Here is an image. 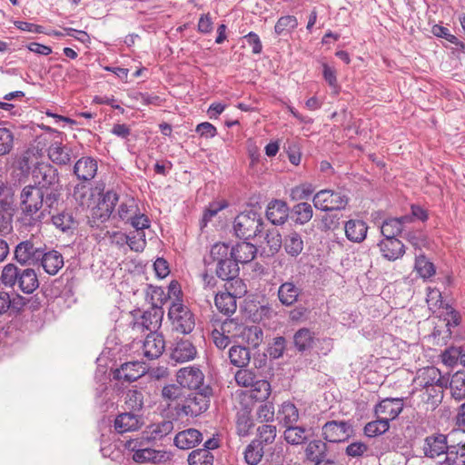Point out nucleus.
I'll list each match as a JSON object with an SVG mask.
<instances>
[{
  "instance_id": "51",
  "label": "nucleus",
  "mask_w": 465,
  "mask_h": 465,
  "mask_svg": "<svg viewBox=\"0 0 465 465\" xmlns=\"http://www.w3.org/2000/svg\"><path fill=\"white\" fill-rule=\"evenodd\" d=\"M277 429L275 425L262 424L257 429V439L253 441H258L261 446L272 444L276 438Z\"/></svg>"
},
{
  "instance_id": "55",
  "label": "nucleus",
  "mask_w": 465,
  "mask_h": 465,
  "mask_svg": "<svg viewBox=\"0 0 465 465\" xmlns=\"http://www.w3.org/2000/svg\"><path fill=\"white\" fill-rule=\"evenodd\" d=\"M189 465H213V455L207 450L197 449L188 456Z\"/></svg>"
},
{
  "instance_id": "30",
  "label": "nucleus",
  "mask_w": 465,
  "mask_h": 465,
  "mask_svg": "<svg viewBox=\"0 0 465 465\" xmlns=\"http://www.w3.org/2000/svg\"><path fill=\"white\" fill-rule=\"evenodd\" d=\"M282 245L286 253L292 257L300 255L304 247L302 235L295 231H291L284 235Z\"/></svg>"
},
{
  "instance_id": "20",
  "label": "nucleus",
  "mask_w": 465,
  "mask_h": 465,
  "mask_svg": "<svg viewBox=\"0 0 465 465\" xmlns=\"http://www.w3.org/2000/svg\"><path fill=\"white\" fill-rule=\"evenodd\" d=\"M266 217L274 225L285 223L289 217V206L282 200L271 201L266 208Z\"/></svg>"
},
{
  "instance_id": "49",
  "label": "nucleus",
  "mask_w": 465,
  "mask_h": 465,
  "mask_svg": "<svg viewBox=\"0 0 465 465\" xmlns=\"http://www.w3.org/2000/svg\"><path fill=\"white\" fill-rule=\"evenodd\" d=\"M414 269L423 280L430 279L436 272L434 264L422 254L416 257Z\"/></svg>"
},
{
  "instance_id": "4",
  "label": "nucleus",
  "mask_w": 465,
  "mask_h": 465,
  "mask_svg": "<svg viewBox=\"0 0 465 465\" xmlns=\"http://www.w3.org/2000/svg\"><path fill=\"white\" fill-rule=\"evenodd\" d=\"M262 230V218L254 211L241 213L233 221V231L238 238L248 240L258 236Z\"/></svg>"
},
{
  "instance_id": "59",
  "label": "nucleus",
  "mask_w": 465,
  "mask_h": 465,
  "mask_svg": "<svg viewBox=\"0 0 465 465\" xmlns=\"http://www.w3.org/2000/svg\"><path fill=\"white\" fill-rule=\"evenodd\" d=\"M298 25V20L293 15H285L278 19L275 26L274 33L277 35H282L291 33Z\"/></svg>"
},
{
  "instance_id": "24",
  "label": "nucleus",
  "mask_w": 465,
  "mask_h": 465,
  "mask_svg": "<svg viewBox=\"0 0 465 465\" xmlns=\"http://www.w3.org/2000/svg\"><path fill=\"white\" fill-rule=\"evenodd\" d=\"M203 440V434L196 429H187L180 431L174 437V444L182 450L194 448Z\"/></svg>"
},
{
  "instance_id": "31",
  "label": "nucleus",
  "mask_w": 465,
  "mask_h": 465,
  "mask_svg": "<svg viewBox=\"0 0 465 465\" xmlns=\"http://www.w3.org/2000/svg\"><path fill=\"white\" fill-rule=\"evenodd\" d=\"M253 426V420L249 409L243 408L237 411L235 419V430L238 436H248L251 433Z\"/></svg>"
},
{
  "instance_id": "42",
  "label": "nucleus",
  "mask_w": 465,
  "mask_h": 465,
  "mask_svg": "<svg viewBox=\"0 0 465 465\" xmlns=\"http://www.w3.org/2000/svg\"><path fill=\"white\" fill-rule=\"evenodd\" d=\"M278 419L285 427L295 424L299 419V411L293 403L285 401L278 411Z\"/></svg>"
},
{
  "instance_id": "40",
  "label": "nucleus",
  "mask_w": 465,
  "mask_h": 465,
  "mask_svg": "<svg viewBox=\"0 0 465 465\" xmlns=\"http://www.w3.org/2000/svg\"><path fill=\"white\" fill-rule=\"evenodd\" d=\"M240 337L250 346L257 348L263 341V331L258 325L243 326Z\"/></svg>"
},
{
  "instance_id": "37",
  "label": "nucleus",
  "mask_w": 465,
  "mask_h": 465,
  "mask_svg": "<svg viewBox=\"0 0 465 465\" xmlns=\"http://www.w3.org/2000/svg\"><path fill=\"white\" fill-rule=\"evenodd\" d=\"M447 385L448 384H438L418 391L420 392L422 401L434 409L441 402L443 398V390Z\"/></svg>"
},
{
  "instance_id": "22",
  "label": "nucleus",
  "mask_w": 465,
  "mask_h": 465,
  "mask_svg": "<svg viewBox=\"0 0 465 465\" xmlns=\"http://www.w3.org/2000/svg\"><path fill=\"white\" fill-rule=\"evenodd\" d=\"M97 161L91 156H83L74 163V173L81 181L93 180L97 173Z\"/></svg>"
},
{
  "instance_id": "62",
  "label": "nucleus",
  "mask_w": 465,
  "mask_h": 465,
  "mask_svg": "<svg viewBox=\"0 0 465 465\" xmlns=\"http://www.w3.org/2000/svg\"><path fill=\"white\" fill-rule=\"evenodd\" d=\"M125 404L131 411H140L143 405V393L137 390H130L126 393Z\"/></svg>"
},
{
  "instance_id": "52",
  "label": "nucleus",
  "mask_w": 465,
  "mask_h": 465,
  "mask_svg": "<svg viewBox=\"0 0 465 465\" xmlns=\"http://www.w3.org/2000/svg\"><path fill=\"white\" fill-rule=\"evenodd\" d=\"M15 144V135L11 129L0 127V156L7 155L11 153Z\"/></svg>"
},
{
  "instance_id": "58",
  "label": "nucleus",
  "mask_w": 465,
  "mask_h": 465,
  "mask_svg": "<svg viewBox=\"0 0 465 465\" xmlns=\"http://www.w3.org/2000/svg\"><path fill=\"white\" fill-rule=\"evenodd\" d=\"M235 382L238 386L244 388H251L253 383L258 380L254 371L251 369L241 368L235 372Z\"/></svg>"
},
{
  "instance_id": "34",
  "label": "nucleus",
  "mask_w": 465,
  "mask_h": 465,
  "mask_svg": "<svg viewBox=\"0 0 465 465\" xmlns=\"http://www.w3.org/2000/svg\"><path fill=\"white\" fill-rule=\"evenodd\" d=\"M215 272L217 277L223 281L230 282L235 280L236 282H238L239 266L232 258L217 263Z\"/></svg>"
},
{
  "instance_id": "15",
  "label": "nucleus",
  "mask_w": 465,
  "mask_h": 465,
  "mask_svg": "<svg viewBox=\"0 0 465 465\" xmlns=\"http://www.w3.org/2000/svg\"><path fill=\"white\" fill-rule=\"evenodd\" d=\"M145 373V367L140 361H128L114 371V380L132 382Z\"/></svg>"
},
{
  "instance_id": "14",
  "label": "nucleus",
  "mask_w": 465,
  "mask_h": 465,
  "mask_svg": "<svg viewBox=\"0 0 465 465\" xmlns=\"http://www.w3.org/2000/svg\"><path fill=\"white\" fill-rule=\"evenodd\" d=\"M42 251L31 240L23 241L15 249V259L20 264H35L38 263Z\"/></svg>"
},
{
  "instance_id": "9",
  "label": "nucleus",
  "mask_w": 465,
  "mask_h": 465,
  "mask_svg": "<svg viewBox=\"0 0 465 465\" xmlns=\"http://www.w3.org/2000/svg\"><path fill=\"white\" fill-rule=\"evenodd\" d=\"M448 383L449 379L444 377L441 371L434 366L420 369L413 379V386L416 391L434 385Z\"/></svg>"
},
{
  "instance_id": "53",
  "label": "nucleus",
  "mask_w": 465,
  "mask_h": 465,
  "mask_svg": "<svg viewBox=\"0 0 465 465\" xmlns=\"http://www.w3.org/2000/svg\"><path fill=\"white\" fill-rule=\"evenodd\" d=\"M73 197L81 207L85 208L90 206L93 193L87 185L79 183L74 189Z\"/></svg>"
},
{
  "instance_id": "18",
  "label": "nucleus",
  "mask_w": 465,
  "mask_h": 465,
  "mask_svg": "<svg viewBox=\"0 0 465 465\" xmlns=\"http://www.w3.org/2000/svg\"><path fill=\"white\" fill-rule=\"evenodd\" d=\"M447 437L443 434L427 436L424 440L422 450L424 456L434 459L448 450Z\"/></svg>"
},
{
  "instance_id": "29",
  "label": "nucleus",
  "mask_w": 465,
  "mask_h": 465,
  "mask_svg": "<svg viewBox=\"0 0 465 465\" xmlns=\"http://www.w3.org/2000/svg\"><path fill=\"white\" fill-rule=\"evenodd\" d=\"M328 453V446L321 440H310L304 448L305 460L316 462L322 458H325Z\"/></svg>"
},
{
  "instance_id": "35",
  "label": "nucleus",
  "mask_w": 465,
  "mask_h": 465,
  "mask_svg": "<svg viewBox=\"0 0 465 465\" xmlns=\"http://www.w3.org/2000/svg\"><path fill=\"white\" fill-rule=\"evenodd\" d=\"M314 340V332L308 328H301L293 335L294 346L300 352H304L312 349Z\"/></svg>"
},
{
  "instance_id": "44",
  "label": "nucleus",
  "mask_w": 465,
  "mask_h": 465,
  "mask_svg": "<svg viewBox=\"0 0 465 465\" xmlns=\"http://www.w3.org/2000/svg\"><path fill=\"white\" fill-rule=\"evenodd\" d=\"M313 215V210L310 203H300L293 206L292 210V218L295 223L305 224L307 223Z\"/></svg>"
},
{
  "instance_id": "36",
  "label": "nucleus",
  "mask_w": 465,
  "mask_h": 465,
  "mask_svg": "<svg viewBox=\"0 0 465 465\" xmlns=\"http://www.w3.org/2000/svg\"><path fill=\"white\" fill-rule=\"evenodd\" d=\"M22 297L16 295L12 298L10 293L4 289H0V316L7 313L10 310L14 312H20L25 302H21Z\"/></svg>"
},
{
  "instance_id": "38",
  "label": "nucleus",
  "mask_w": 465,
  "mask_h": 465,
  "mask_svg": "<svg viewBox=\"0 0 465 465\" xmlns=\"http://www.w3.org/2000/svg\"><path fill=\"white\" fill-rule=\"evenodd\" d=\"M214 303L218 311L225 315L234 313L237 308L236 298L229 292L217 293Z\"/></svg>"
},
{
  "instance_id": "48",
  "label": "nucleus",
  "mask_w": 465,
  "mask_h": 465,
  "mask_svg": "<svg viewBox=\"0 0 465 465\" xmlns=\"http://www.w3.org/2000/svg\"><path fill=\"white\" fill-rule=\"evenodd\" d=\"M264 455L263 447L258 441L252 440L244 450V460L249 465H257Z\"/></svg>"
},
{
  "instance_id": "25",
  "label": "nucleus",
  "mask_w": 465,
  "mask_h": 465,
  "mask_svg": "<svg viewBox=\"0 0 465 465\" xmlns=\"http://www.w3.org/2000/svg\"><path fill=\"white\" fill-rule=\"evenodd\" d=\"M257 253V248L252 243L242 242L231 249V257L237 263H248L252 262Z\"/></svg>"
},
{
  "instance_id": "7",
  "label": "nucleus",
  "mask_w": 465,
  "mask_h": 465,
  "mask_svg": "<svg viewBox=\"0 0 465 465\" xmlns=\"http://www.w3.org/2000/svg\"><path fill=\"white\" fill-rule=\"evenodd\" d=\"M315 208L327 211L344 210L349 203V197L341 191L321 190L312 199Z\"/></svg>"
},
{
  "instance_id": "28",
  "label": "nucleus",
  "mask_w": 465,
  "mask_h": 465,
  "mask_svg": "<svg viewBox=\"0 0 465 465\" xmlns=\"http://www.w3.org/2000/svg\"><path fill=\"white\" fill-rule=\"evenodd\" d=\"M347 239L353 242H361L365 240L368 226L361 220H350L344 225Z\"/></svg>"
},
{
  "instance_id": "63",
  "label": "nucleus",
  "mask_w": 465,
  "mask_h": 465,
  "mask_svg": "<svg viewBox=\"0 0 465 465\" xmlns=\"http://www.w3.org/2000/svg\"><path fill=\"white\" fill-rule=\"evenodd\" d=\"M426 302L428 303L430 310H431L432 312H435L437 309L441 308L443 306V301L440 290L436 288L428 287Z\"/></svg>"
},
{
  "instance_id": "21",
  "label": "nucleus",
  "mask_w": 465,
  "mask_h": 465,
  "mask_svg": "<svg viewBox=\"0 0 465 465\" xmlns=\"http://www.w3.org/2000/svg\"><path fill=\"white\" fill-rule=\"evenodd\" d=\"M38 263L46 273L55 275L63 268L64 262V257L59 252L55 250L45 252L43 250Z\"/></svg>"
},
{
  "instance_id": "1",
  "label": "nucleus",
  "mask_w": 465,
  "mask_h": 465,
  "mask_svg": "<svg viewBox=\"0 0 465 465\" xmlns=\"http://www.w3.org/2000/svg\"><path fill=\"white\" fill-rule=\"evenodd\" d=\"M60 194L54 188L27 185L20 193V208L25 216L33 217L41 211L50 213L58 204Z\"/></svg>"
},
{
  "instance_id": "6",
  "label": "nucleus",
  "mask_w": 465,
  "mask_h": 465,
  "mask_svg": "<svg viewBox=\"0 0 465 465\" xmlns=\"http://www.w3.org/2000/svg\"><path fill=\"white\" fill-rule=\"evenodd\" d=\"M168 316L173 329L180 333L188 334L194 329V315L180 299L172 302Z\"/></svg>"
},
{
  "instance_id": "5",
  "label": "nucleus",
  "mask_w": 465,
  "mask_h": 465,
  "mask_svg": "<svg viewBox=\"0 0 465 465\" xmlns=\"http://www.w3.org/2000/svg\"><path fill=\"white\" fill-rule=\"evenodd\" d=\"M130 450L133 452L132 459L136 463L162 464L172 459V453L164 450H156L147 447L141 440H131L128 443Z\"/></svg>"
},
{
  "instance_id": "43",
  "label": "nucleus",
  "mask_w": 465,
  "mask_h": 465,
  "mask_svg": "<svg viewBox=\"0 0 465 465\" xmlns=\"http://www.w3.org/2000/svg\"><path fill=\"white\" fill-rule=\"evenodd\" d=\"M283 436L284 440L292 445H301L308 439L307 430L294 424L286 426Z\"/></svg>"
},
{
  "instance_id": "41",
  "label": "nucleus",
  "mask_w": 465,
  "mask_h": 465,
  "mask_svg": "<svg viewBox=\"0 0 465 465\" xmlns=\"http://www.w3.org/2000/svg\"><path fill=\"white\" fill-rule=\"evenodd\" d=\"M230 362L238 367H246L251 360V354L249 349L240 345L232 346L229 350Z\"/></svg>"
},
{
  "instance_id": "47",
  "label": "nucleus",
  "mask_w": 465,
  "mask_h": 465,
  "mask_svg": "<svg viewBox=\"0 0 465 465\" xmlns=\"http://www.w3.org/2000/svg\"><path fill=\"white\" fill-rule=\"evenodd\" d=\"M271 391L272 389L269 381L258 379L251 387L250 397L258 401H264L269 398Z\"/></svg>"
},
{
  "instance_id": "56",
  "label": "nucleus",
  "mask_w": 465,
  "mask_h": 465,
  "mask_svg": "<svg viewBox=\"0 0 465 465\" xmlns=\"http://www.w3.org/2000/svg\"><path fill=\"white\" fill-rule=\"evenodd\" d=\"M54 225L63 232H67L76 226V221L72 213L62 212L52 217Z\"/></svg>"
},
{
  "instance_id": "17",
  "label": "nucleus",
  "mask_w": 465,
  "mask_h": 465,
  "mask_svg": "<svg viewBox=\"0 0 465 465\" xmlns=\"http://www.w3.org/2000/svg\"><path fill=\"white\" fill-rule=\"evenodd\" d=\"M165 341L162 334L153 332L147 334L142 346V353L148 360L159 358L164 351Z\"/></svg>"
},
{
  "instance_id": "11",
  "label": "nucleus",
  "mask_w": 465,
  "mask_h": 465,
  "mask_svg": "<svg viewBox=\"0 0 465 465\" xmlns=\"http://www.w3.org/2000/svg\"><path fill=\"white\" fill-rule=\"evenodd\" d=\"M119 200L118 194L114 191L106 192L101 201L92 210V219L94 223H104L111 216L115 204Z\"/></svg>"
},
{
  "instance_id": "10",
  "label": "nucleus",
  "mask_w": 465,
  "mask_h": 465,
  "mask_svg": "<svg viewBox=\"0 0 465 465\" xmlns=\"http://www.w3.org/2000/svg\"><path fill=\"white\" fill-rule=\"evenodd\" d=\"M176 381L183 388L196 391L203 387L204 375L199 368L188 366L178 371Z\"/></svg>"
},
{
  "instance_id": "8",
  "label": "nucleus",
  "mask_w": 465,
  "mask_h": 465,
  "mask_svg": "<svg viewBox=\"0 0 465 465\" xmlns=\"http://www.w3.org/2000/svg\"><path fill=\"white\" fill-rule=\"evenodd\" d=\"M163 317V309L159 306H152L139 317L134 318L132 328L137 332H143L144 331H148L149 333L157 332V330L161 326Z\"/></svg>"
},
{
  "instance_id": "54",
  "label": "nucleus",
  "mask_w": 465,
  "mask_h": 465,
  "mask_svg": "<svg viewBox=\"0 0 465 465\" xmlns=\"http://www.w3.org/2000/svg\"><path fill=\"white\" fill-rule=\"evenodd\" d=\"M14 206V192L11 187L0 183V214L11 213Z\"/></svg>"
},
{
  "instance_id": "64",
  "label": "nucleus",
  "mask_w": 465,
  "mask_h": 465,
  "mask_svg": "<svg viewBox=\"0 0 465 465\" xmlns=\"http://www.w3.org/2000/svg\"><path fill=\"white\" fill-rule=\"evenodd\" d=\"M256 419L260 422H269L274 420V406L271 402L261 404L256 411Z\"/></svg>"
},
{
  "instance_id": "32",
  "label": "nucleus",
  "mask_w": 465,
  "mask_h": 465,
  "mask_svg": "<svg viewBox=\"0 0 465 465\" xmlns=\"http://www.w3.org/2000/svg\"><path fill=\"white\" fill-rule=\"evenodd\" d=\"M300 289L292 282H285L278 289V298L282 305H293L300 295Z\"/></svg>"
},
{
  "instance_id": "16",
  "label": "nucleus",
  "mask_w": 465,
  "mask_h": 465,
  "mask_svg": "<svg viewBox=\"0 0 465 465\" xmlns=\"http://www.w3.org/2000/svg\"><path fill=\"white\" fill-rule=\"evenodd\" d=\"M195 346L187 339H180L174 341L171 348V360L175 362H185L196 357Z\"/></svg>"
},
{
  "instance_id": "19",
  "label": "nucleus",
  "mask_w": 465,
  "mask_h": 465,
  "mask_svg": "<svg viewBox=\"0 0 465 465\" xmlns=\"http://www.w3.org/2000/svg\"><path fill=\"white\" fill-rule=\"evenodd\" d=\"M412 223V216L388 218L383 221L381 230L384 238H396L406 231L408 224Z\"/></svg>"
},
{
  "instance_id": "39",
  "label": "nucleus",
  "mask_w": 465,
  "mask_h": 465,
  "mask_svg": "<svg viewBox=\"0 0 465 465\" xmlns=\"http://www.w3.org/2000/svg\"><path fill=\"white\" fill-rule=\"evenodd\" d=\"M48 156L53 163L65 165L71 162V149L55 142L48 148Z\"/></svg>"
},
{
  "instance_id": "46",
  "label": "nucleus",
  "mask_w": 465,
  "mask_h": 465,
  "mask_svg": "<svg viewBox=\"0 0 465 465\" xmlns=\"http://www.w3.org/2000/svg\"><path fill=\"white\" fill-rule=\"evenodd\" d=\"M138 211L134 198L125 196L118 207L117 215L121 220L128 222Z\"/></svg>"
},
{
  "instance_id": "33",
  "label": "nucleus",
  "mask_w": 465,
  "mask_h": 465,
  "mask_svg": "<svg viewBox=\"0 0 465 465\" xmlns=\"http://www.w3.org/2000/svg\"><path fill=\"white\" fill-rule=\"evenodd\" d=\"M140 428L138 417L132 412H124L114 420V429L118 433L136 430Z\"/></svg>"
},
{
  "instance_id": "50",
  "label": "nucleus",
  "mask_w": 465,
  "mask_h": 465,
  "mask_svg": "<svg viewBox=\"0 0 465 465\" xmlns=\"http://www.w3.org/2000/svg\"><path fill=\"white\" fill-rule=\"evenodd\" d=\"M447 465H465V443L457 446H449L445 452Z\"/></svg>"
},
{
  "instance_id": "61",
  "label": "nucleus",
  "mask_w": 465,
  "mask_h": 465,
  "mask_svg": "<svg viewBox=\"0 0 465 465\" xmlns=\"http://www.w3.org/2000/svg\"><path fill=\"white\" fill-rule=\"evenodd\" d=\"M183 389L179 383L166 385L162 390V397L168 401H181L184 397Z\"/></svg>"
},
{
  "instance_id": "26",
  "label": "nucleus",
  "mask_w": 465,
  "mask_h": 465,
  "mask_svg": "<svg viewBox=\"0 0 465 465\" xmlns=\"http://www.w3.org/2000/svg\"><path fill=\"white\" fill-rule=\"evenodd\" d=\"M33 175L37 181L35 186L53 188L52 185L58 181L55 170L49 164H39L33 171Z\"/></svg>"
},
{
  "instance_id": "2",
  "label": "nucleus",
  "mask_w": 465,
  "mask_h": 465,
  "mask_svg": "<svg viewBox=\"0 0 465 465\" xmlns=\"http://www.w3.org/2000/svg\"><path fill=\"white\" fill-rule=\"evenodd\" d=\"M2 283L10 288L17 286L18 289L26 294L33 293L39 286V281L35 270L26 268L20 269L13 263L6 264L1 274Z\"/></svg>"
},
{
  "instance_id": "13",
  "label": "nucleus",
  "mask_w": 465,
  "mask_h": 465,
  "mask_svg": "<svg viewBox=\"0 0 465 465\" xmlns=\"http://www.w3.org/2000/svg\"><path fill=\"white\" fill-rule=\"evenodd\" d=\"M403 410V401L400 398H386L374 409L375 415L390 422L396 419Z\"/></svg>"
},
{
  "instance_id": "57",
  "label": "nucleus",
  "mask_w": 465,
  "mask_h": 465,
  "mask_svg": "<svg viewBox=\"0 0 465 465\" xmlns=\"http://www.w3.org/2000/svg\"><path fill=\"white\" fill-rule=\"evenodd\" d=\"M390 424L385 420L377 417V420L368 422L364 427V433L367 437L372 438L385 433Z\"/></svg>"
},
{
  "instance_id": "60",
  "label": "nucleus",
  "mask_w": 465,
  "mask_h": 465,
  "mask_svg": "<svg viewBox=\"0 0 465 465\" xmlns=\"http://www.w3.org/2000/svg\"><path fill=\"white\" fill-rule=\"evenodd\" d=\"M230 246L224 242H217L211 248L210 256L217 263L232 259Z\"/></svg>"
},
{
  "instance_id": "27",
  "label": "nucleus",
  "mask_w": 465,
  "mask_h": 465,
  "mask_svg": "<svg viewBox=\"0 0 465 465\" xmlns=\"http://www.w3.org/2000/svg\"><path fill=\"white\" fill-rule=\"evenodd\" d=\"M173 430V423L171 420H162L149 425L143 432V439L147 441H154L163 439Z\"/></svg>"
},
{
  "instance_id": "3",
  "label": "nucleus",
  "mask_w": 465,
  "mask_h": 465,
  "mask_svg": "<svg viewBox=\"0 0 465 465\" xmlns=\"http://www.w3.org/2000/svg\"><path fill=\"white\" fill-rule=\"evenodd\" d=\"M213 390L210 386H203L200 390L192 391L184 395L181 402L175 407L177 412L188 417H197L205 412L209 406Z\"/></svg>"
},
{
  "instance_id": "23",
  "label": "nucleus",
  "mask_w": 465,
  "mask_h": 465,
  "mask_svg": "<svg viewBox=\"0 0 465 465\" xmlns=\"http://www.w3.org/2000/svg\"><path fill=\"white\" fill-rule=\"evenodd\" d=\"M380 252L388 261H396L405 253V246L397 238H384L379 244Z\"/></svg>"
},
{
  "instance_id": "45",
  "label": "nucleus",
  "mask_w": 465,
  "mask_h": 465,
  "mask_svg": "<svg viewBox=\"0 0 465 465\" xmlns=\"http://www.w3.org/2000/svg\"><path fill=\"white\" fill-rule=\"evenodd\" d=\"M450 388L451 396L457 400L461 401L465 399V371H459L455 372L450 381Z\"/></svg>"
},
{
  "instance_id": "12",
  "label": "nucleus",
  "mask_w": 465,
  "mask_h": 465,
  "mask_svg": "<svg viewBox=\"0 0 465 465\" xmlns=\"http://www.w3.org/2000/svg\"><path fill=\"white\" fill-rule=\"evenodd\" d=\"M351 427L347 421L331 420L322 426V437L329 442H341L350 437Z\"/></svg>"
}]
</instances>
